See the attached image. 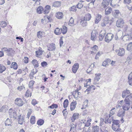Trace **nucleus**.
I'll use <instances>...</instances> for the list:
<instances>
[{
  "label": "nucleus",
  "mask_w": 132,
  "mask_h": 132,
  "mask_svg": "<svg viewBox=\"0 0 132 132\" xmlns=\"http://www.w3.org/2000/svg\"><path fill=\"white\" fill-rule=\"evenodd\" d=\"M11 67L15 69H16L18 67L16 63L15 62H13L12 63Z\"/></svg>",
  "instance_id": "obj_41"
},
{
  "label": "nucleus",
  "mask_w": 132,
  "mask_h": 132,
  "mask_svg": "<svg viewBox=\"0 0 132 132\" xmlns=\"http://www.w3.org/2000/svg\"><path fill=\"white\" fill-rule=\"evenodd\" d=\"M36 57H38L41 55L42 53V51H36Z\"/></svg>",
  "instance_id": "obj_53"
},
{
  "label": "nucleus",
  "mask_w": 132,
  "mask_h": 132,
  "mask_svg": "<svg viewBox=\"0 0 132 132\" xmlns=\"http://www.w3.org/2000/svg\"><path fill=\"white\" fill-rule=\"evenodd\" d=\"M31 63L35 68H37L39 66V64L37 60L35 59L33 60L31 62Z\"/></svg>",
  "instance_id": "obj_29"
},
{
  "label": "nucleus",
  "mask_w": 132,
  "mask_h": 132,
  "mask_svg": "<svg viewBox=\"0 0 132 132\" xmlns=\"http://www.w3.org/2000/svg\"><path fill=\"white\" fill-rule=\"evenodd\" d=\"M91 15L89 13H87L85 15L84 18L87 21H89L91 18Z\"/></svg>",
  "instance_id": "obj_27"
},
{
  "label": "nucleus",
  "mask_w": 132,
  "mask_h": 132,
  "mask_svg": "<svg viewBox=\"0 0 132 132\" xmlns=\"http://www.w3.org/2000/svg\"><path fill=\"white\" fill-rule=\"evenodd\" d=\"M35 117L34 116H31V117L30 122L32 124H34L35 123Z\"/></svg>",
  "instance_id": "obj_49"
},
{
  "label": "nucleus",
  "mask_w": 132,
  "mask_h": 132,
  "mask_svg": "<svg viewBox=\"0 0 132 132\" xmlns=\"http://www.w3.org/2000/svg\"><path fill=\"white\" fill-rule=\"evenodd\" d=\"M123 20L122 19H119L117 21L116 26L118 27H122L124 24Z\"/></svg>",
  "instance_id": "obj_8"
},
{
  "label": "nucleus",
  "mask_w": 132,
  "mask_h": 132,
  "mask_svg": "<svg viewBox=\"0 0 132 132\" xmlns=\"http://www.w3.org/2000/svg\"><path fill=\"white\" fill-rule=\"evenodd\" d=\"M113 15L114 16L117 18L120 15V13L119 10H116L115 11V12L113 13Z\"/></svg>",
  "instance_id": "obj_26"
},
{
  "label": "nucleus",
  "mask_w": 132,
  "mask_h": 132,
  "mask_svg": "<svg viewBox=\"0 0 132 132\" xmlns=\"http://www.w3.org/2000/svg\"><path fill=\"white\" fill-rule=\"evenodd\" d=\"M67 28L65 26H63V28L61 29V32H62L63 34H64L67 33Z\"/></svg>",
  "instance_id": "obj_36"
},
{
  "label": "nucleus",
  "mask_w": 132,
  "mask_h": 132,
  "mask_svg": "<svg viewBox=\"0 0 132 132\" xmlns=\"http://www.w3.org/2000/svg\"><path fill=\"white\" fill-rule=\"evenodd\" d=\"M132 100V94H130L129 95H128L126 97L124 101L125 102L130 103Z\"/></svg>",
  "instance_id": "obj_11"
},
{
  "label": "nucleus",
  "mask_w": 132,
  "mask_h": 132,
  "mask_svg": "<svg viewBox=\"0 0 132 132\" xmlns=\"http://www.w3.org/2000/svg\"><path fill=\"white\" fill-rule=\"evenodd\" d=\"M11 121L9 118L7 119L6 121H5V124L6 126H9L11 124Z\"/></svg>",
  "instance_id": "obj_48"
},
{
  "label": "nucleus",
  "mask_w": 132,
  "mask_h": 132,
  "mask_svg": "<svg viewBox=\"0 0 132 132\" xmlns=\"http://www.w3.org/2000/svg\"><path fill=\"white\" fill-rule=\"evenodd\" d=\"M123 100L121 101L116 106V108H120L122 106V103H123Z\"/></svg>",
  "instance_id": "obj_51"
},
{
  "label": "nucleus",
  "mask_w": 132,
  "mask_h": 132,
  "mask_svg": "<svg viewBox=\"0 0 132 132\" xmlns=\"http://www.w3.org/2000/svg\"><path fill=\"white\" fill-rule=\"evenodd\" d=\"M69 25L71 26H73L74 25V19L72 18L71 17L69 21Z\"/></svg>",
  "instance_id": "obj_47"
},
{
  "label": "nucleus",
  "mask_w": 132,
  "mask_h": 132,
  "mask_svg": "<svg viewBox=\"0 0 132 132\" xmlns=\"http://www.w3.org/2000/svg\"><path fill=\"white\" fill-rule=\"evenodd\" d=\"M101 74L98 73L96 74H95V77L94 78V84H98V81L100 79L101 75Z\"/></svg>",
  "instance_id": "obj_7"
},
{
  "label": "nucleus",
  "mask_w": 132,
  "mask_h": 132,
  "mask_svg": "<svg viewBox=\"0 0 132 132\" xmlns=\"http://www.w3.org/2000/svg\"><path fill=\"white\" fill-rule=\"evenodd\" d=\"M116 52L117 53L118 55L120 56H123L125 53V50L123 48H119L118 49L116 50Z\"/></svg>",
  "instance_id": "obj_6"
},
{
  "label": "nucleus",
  "mask_w": 132,
  "mask_h": 132,
  "mask_svg": "<svg viewBox=\"0 0 132 132\" xmlns=\"http://www.w3.org/2000/svg\"><path fill=\"white\" fill-rule=\"evenodd\" d=\"M128 82L130 85L132 86V71L129 75L128 77Z\"/></svg>",
  "instance_id": "obj_25"
},
{
  "label": "nucleus",
  "mask_w": 132,
  "mask_h": 132,
  "mask_svg": "<svg viewBox=\"0 0 132 132\" xmlns=\"http://www.w3.org/2000/svg\"><path fill=\"white\" fill-rule=\"evenodd\" d=\"M48 64L45 61H43L41 63V65L43 67H45L47 66Z\"/></svg>",
  "instance_id": "obj_61"
},
{
  "label": "nucleus",
  "mask_w": 132,
  "mask_h": 132,
  "mask_svg": "<svg viewBox=\"0 0 132 132\" xmlns=\"http://www.w3.org/2000/svg\"><path fill=\"white\" fill-rule=\"evenodd\" d=\"M102 16L100 14H98L96 16L95 22V24H97L101 20Z\"/></svg>",
  "instance_id": "obj_21"
},
{
  "label": "nucleus",
  "mask_w": 132,
  "mask_h": 132,
  "mask_svg": "<svg viewBox=\"0 0 132 132\" xmlns=\"http://www.w3.org/2000/svg\"><path fill=\"white\" fill-rule=\"evenodd\" d=\"M88 119L86 123L85 124V126L87 127L90 125L91 123L90 122H91L92 121L91 119L88 118Z\"/></svg>",
  "instance_id": "obj_37"
},
{
  "label": "nucleus",
  "mask_w": 132,
  "mask_h": 132,
  "mask_svg": "<svg viewBox=\"0 0 132 132\" xmlns=\"http://www.w3.org/2000/svg\"><path fill=\"white\" fill-rule=\"evenodd\" d=\"M112 0H103L101 4V8L103 9V8L107 7L110 3L111 5L112 6L113 5L111 3V2Z\"/></svg>",
  "instance_id": "obj_1"
},
{
  "label": "nucleus",
  "mask_w": 132,
  "mask_h": 132,
  "mask_svg": "<svg viewBox=\"0 0 132 132\" xmlns=\"http://www.w3.org/2000/svg\"><path fill=\"white\" fill-rule=\"evenodd\" d=\"M112 10L111 7H108L106 8L105 11V14L106 15L109 14L111 13Z\"/></svg>",
  "instance_id": "obj_28"
},
{
  "label": "nucleus",
  "mask_w": 132,
  "mask_h": 132,
  "mask_svg": "<svg viewBox=\"0 0 132 132\" xmlns=\"http://www.w3.org/2000/svg\"><path fill=\"white\" fill-rule=\"evenodd\" d=\"M58 107V106L57 104H53L52 105L48 107V108L51 109H54L55 108L56 109Z\"/></svg>",
  "instance_id": "obj_59"
},
{
  "label": "nucleus",
  "mask_w": 132,
  "mask_h": 132,
  "mask_svg": "<svg viewBox=\"0 0 132 132\" xmlns=\"http://www.w3.org/2000/svg\"><path fill=\"white\" fill-rule=\"evenodd\" d=\"M113 37L114 36L112 34H107L105 38V41L109 43L112 40Z\"/></svg>",
  "instance_id": "obj_4"
},
{
  "label": "nucleus",
  "mask_w": 132,
  "mask_h": 132,
  "mask_svg": "<svg viewBox=\"0 0 132 132\" xmlns=\"http://www.w3.org/2000/svg\"><path fill=\"white\" fill-rule=\"evenodd\" d=\"M54 33L56 35H59L61 33V29L58 28H56L54 31Z\"/></svg>",
  "instance_id": "obj_30"
},
{
  "label": "nucleus",
  "mask_w": 132,
  "mask_h": 132,
  "mask_svg": "<svg viewBox=\"0 0 132 132\" xmlns=\"http://www.w3.org/2000/svg\"><path fill=\"white\" fill-rule=\"evenodd\" d=\"M61 5V3L60 2L56 1L53 3L52 6L55 7H59Z\"/></svg>",
  "instance_id": "obj_22"
},
{
  "label": "nucleus",
  "mask_w": 132,
  "mask_h": 132,
  "mask_svg": "<svg viewBox=\"0 0 132 132\" xmlns=\"http://www.w3.org/2000/svg\"><path fill=\"white\" fill-rule=\"evenodd\" d=\"M68 103V101L67 99L64 100L63 103V107L64 108H66L67 107Z\"/></svg>",
  "instance_id": "obj_45"
},
{
  "label": "nucleus",
  "mask_w": 132,
  "mask_h": 132,
  "mask_svg": "<svg viewBox=\"0 0 132 132\" xmlns=\"http://www.w3.org/2000/svg\"><path fill=\"white\" fill-rule=\"evenodd\" d=\"M128 8L129 10L132 9V2H131L128 6Z\"/></svg>",
  "instance_id": "obj_62"
},
{
  "label": "nucleus",
  "mask_w": 132,
  "mask_h": 132,
  "mask_svg": "<svg viewBox=\"0 0 132 132\" xmlns=\"http://www.w3.org/2000/svg\"><path fill=\"white\" fill-rule=\"evenodd\" d=\"M63 14L62 12H60L56 13V16L57 18L59 19H61L62 18Z\"/></svg>",
  "instance_id": "obj_34"
},
{
  "label": "nucleus",
  "mask_w": 132,
  "mask_h": 132,
  "mask_svg": "<svg viewBox=\"0 0 132 132\" xmlns=\"http://www.w3.org/2000/svg\"><path fill=\"white\" fill-rule=\"evenodd\" d=\"M98 46L96 45H94L91 48V53L95 54L98 51Z\"/></svg>",
  "instance_id": "obj_14"
},
{
  "label": "nucleus",
  "mask_w": 132,
  "mask_h": 132,
  "mask_svg": "<svg viewBox=\"0 0 132 132\" xmlns=\"http://www.w3.org/2000/svg\"><path fill=\"white\" fill-rule=\"evenodd\" d=\"M104 22L106 23V24L109 23V22L110 21V20L109 19V18L108 17H105L104 19Z\"/></svg>",
  "instance_id": "obj_57"
},
{
  "label": "nucleus",
  "mask_w": 132,
  "mask_h": 132,
  "mask_svg": "<svg viewBox=\"0 0 132 132\" xmlns=\"http://www.w3.org/2000/svg\"><path fill=\"white\" fill-rule=\"evenodd\" d=\"M84 2V1H80L79 3L76 6L79 9H81L83 6V5L81 3Z\"/></svg>",
  "instance_id": "obj_50"
},
{
  "label": "nucleus",
  "mask_w": 132,
  "mask_h": 132,
  "mask_svg": "<svg viewBox=\"0 0 132 132\" xmlns=\"http://www.w3.org/2000/svg\"><path fill=\"white\" fill-rule=\"evenodd\" d=\"M76 101L72 102L70 104V109L71 111L73 110L76 107V106L77 104Z\"/></svg>",
  "instance_id": "obj_18"
},
{
  "label": "nucleus",
  "mask_w": 132,
  "mask_h": 132,
  "mask_svg": "<svg viewBox=\"0 0 132 132\" xmlns=\"http://www.w3.org/2000/svg\"><path fill=\"white\" fill-rule=\"evenodd\" d=\"M51 9V6L49 5H46L45 7L44 10V13L45 14L48 13Z\"/></svg>",
  "instance_id": "obj_20"
},
{
  "label": "nucleus",
  "mask_w": 132,
  "mask_h": 132,
  "mask_svg": "<svg viewBox=\"0 0 132 132\" xmlns=\"http://www.w3.org/2000/svg\"><path fill=\"white\" fill-rule=\"evenodd\" d=\"M87 21L84 19L83 18V19L80 21V23L83 27L86 26L87 25V23L86 22Z\"/></svg>",
  "instance_id": "obj_32"
},
{
  "label": "nucleus",
  "mask_w": 132,
  "mask_h": 132,
  "mask_svg": "<svg viewBox=\"0 0 132 132\" xmlns=\"http://www.w3.org/2000/svg\"><path fill=\"white\" fill-rule=\"evenodd\" d=\"M84 129H84L83 132H90L91 131V128L90 127H87V128H85L84 127Z\"/></svg>",
  "instance_id": "obj_54"
},
{
  "label": "nucleus",
  "mask_w": 132,
  "mask_h": 132,
  "mask_svg": "<svg viewBox=\"0 0 132 132\" xmlns=\"http://www.w3.org/2000/svg\"><path fill=\"white\" fill-rule=\"evenodd\" d=\"M43 10V7L41 6H39L37 9V12L39 14H40L42 13Z\"/></svg>",
  "instance_id": "obj_46"
},
{
  "label": "nucleus",
  "mask_w": 132,
  "mask_h": 132,
  "mask_svg": "<svg viewBox=\"0 0 132 132\" xmlns=\"http://www.w3.org/2000/svg\"><path fill=\"white\" fill-rule=\"evenodd\" d=\"M44 123V121L43 120L40 119L37 121V124L38 125L41 126L43 125Z\"/></svg>",
  "instance_id": "obj_44"
},
{
  "label": "nucleus",
  "mask_w": 132,
  "mask_h": 132,
  "mask_svg": "<svg viewBox=\"0 0 132 132\" xmlns=\"http://www.w3.org/2000/svg\"><path fill=\"white\" fill-rule=\"evenodd\" d=\"M8 49L6 47H3L1 49V50L3 51V52H6L7 53L8 52Z\"/></svg>",
  "instance_id": "obj_64"
},
{
  "label": "nucleus",
  "mask_w": 132,
  "mask_h": 132,
  "mask_svg": "<svg viewBox=\"0 0 132 132\" xmlns=\"http://www.w3.org/2000/svg\"><path fill=\"white\" fill-rule=\"evenodd\" d=\"M79 116V114L78 113H74L72 117L71 118V120L72 122L74 121L75 120L78 119Z\"/></svg>",
  "instance_id": "obj_16"
},
{
  "label": "nucleus",
  "mask_w": 132,
  "mask_h": 132,
  "mask_svg": "<svg viewBox=\"0 0 132 132\" xmlns=\"http://www.w3.org/2000/svg\"><path fill=\"white\" fill-rule=\"evenodd\" d=\"M88 100H86L84 102V104L83 105V108H85L86 107H88Z\"/></svg>",
  "instance_id": "obj_52"
},
{
  "label": "nucleus",
  "mask_w": 132,
  "mask_h": 132,
  "mask_svg": "<svg viewBox=\"0 0 132 132\" xmlns=\"http://www.w3.org/2000/svg\"><path fill=\"white\" fill-rule=\"evenodd\" d=\"M78 93L81 94V93L80 92H78V91H75L74 92H73L72 95L74 96V97L76 99H77L78 97Z\"/></svg>",
  "instance_id": "obj_38"
},
{
  "label": "nucleus",
  "mask_w": 132,
  "mask_h": 132,
  "mask_svg": "<svg viewBox=\"0 0 132 132\" xmlns=\"http://www.w3.org/2000/svg\"><path fill=\"white\" fill-rule=\"evenodd\" d=\"M130 37L128 35H126L122 37V39L123 41L126 42L128 41L130 39Z\"/></svg>",
  "instance_id": "obj_17"
},
{
  "label": "nucleus",
  "mask_w": 132,
  "mask_h": 132,
  "mask_svg": "<svg viewBox=\"0 0 132 132\" xmlns=\"http://www.w3.org/2000/svg\"><path fill=\"white\" fill-rule=\"evenodd\" d=\"M48 50L49 51H54L56 49L55 45L54 44L52 43L49 46Z\"/></svg>",
  "instance_id": "obj_15"
},
{
  "label": "nucleus",
  "mask_w": 132,
  "mask_h": 132,
  "mask_svg": "<svg viewBox=\"0 0 132 132\" xmlns=\"http://www.w3.org/2000/svg\"><path fill=\"white\" fill-rule=\"evenodd\" d=\"M111 60L110 59H108L103 62L102 65L103 66L106 67L108 65V64L111 62Z\"/></svg>",
  "instance_id": "obj_24"
},
{
  "label": "nucleus",
  "mask_w": 132,
  "mask_h": 132,
  "mask_svg": "<svg viewBox=\"0 0 132 132\" xmlns=\"http://www.w3.org/2000/svg\"><path fill=\"white\" fill-rule=\"evenodd\" d=\"M122 109L124 110H128L130 107V103H128L123 101L122 104Z\"/></svg>",
  "instance_id": "obj_2"
},
{
  "label": "nucleus",
  "mask_w": 132,
  "mask_h": 132,
  "mask_svg": "<svg viewBox=\"0 0 132 132\" xmlns=\"http://www.w3.org/2000/svg\"><path fill=\"white\" fill-rule=\"evenodd\" d=\"M37 72V71L36 69H34L31 70L30 73L34 75Z\"/></svg>",
  "instance_id": "obj_63"
},
{
  "label": "nucleus",
  "mask_w": 132,
  "mask_h": 132,
  "mask_svg": "<svg viewBox=\"0 0 132 132\" xmlns=\"http://www.w3.org/2000/svg\"><path fill=\"white\" fill-rule=\"evenodd\" d=\"M24 118L23 116H21L20 115L19 117L18 118V122L19 123L20 125H22L23 122H24Z\"/></svg>",
  "instance_id": "obj_23"
},
{
  "label": "nucleus",
  "mask_w": 132,
  "mask_h": 132,
  "mask_svg": "<svg viewBox=\"0 0 132 132\" xmlns=\"http://www.w3.org/2000/svg\"><path fill=\"white\" fill-rule=\"evenodd\" d=\"M105 116L106 117L105 119V121L104 122L105 123H111L112 121V122L113 120H114L113 117L109 118V117H108V115L107 114H106Z\"/></svg>",
  "instance_id": "obj_9"
},
{
  "label": "nucleus",
  "mask_w": 132,
  "mask_h": 132,
  "mask_svg": "<svg viewBox=\"0 0 132 132\" xmlns=\"http://www.w3.org/2000/svg\"><path fill=\"white\" fill-rule=\"evenodd\" d=\"M119 125H112V128L114 131L118 130L119 129Z\"/></svg>",
  "instance_id": "obj_39"
},
{
  "label": "nucleus",
  "mask_w": 132,
  "mask_h": 132,
  "mask_svg": "<svg viewBox=\"0 0 132 132\" xmlns=\"http://www.w3.org/2000/svg\"><path fill=\"white\" fill-rule=\"evenodd\" d=\"M6 69V67L2 64H0V73H2Z\"/></svg>",
  "instance_id": "obj_40"
},
{
  "label": "nucleus",
  "mask_w": 132,
  "mask_h": 132,
  "mask_svg": "<svg viewBox=\"0 0 132 132\" xmlns=\"http://www.w3.org/2000/svg\"><path fill=\"white\" fill-rule=\"evenodd\" d=\"M132 49V42L129 43L127 46V50L129 51H131Z\"/></svg>",
  "instance_id": "obj_42"
},
{
  "label": "nucleus",
  "mask_w": 132,
  "mask_h": 132,
  "mask_svg": "<svg viewBox=\"0 0 132 132\" xmlns=\"http://www.w3.org/2000/svg\"><path fill=\"white\" fill-rule=\"evenodd\" d=\"M130 91L126 89L123 91L122 94V96L123 98H125L127 95H128V94H130Z\"/></svg>",
  "instance_id": "obj_19"
},
{
  "label": "nucleus",
  "mask_w": 132,
  "mask_h": 132,
  "mask_svg": "<svg viewBox=\"0 0 132 132\" xmlns=\"http://www.w3.org/2000/svg\"><path fill=\"white\" fill-rule=\"evenodd\" d=\"M120 121L118 120H114L112 121V125H119Z\"/></svg>",
  "instance_id": "obj_55"
},
{
  "label": "nucleus",
  "mask_w": 132,
  "mask_h": 132,
  "mask_svg": "<svg viewBox=\"0 0 132 132\" xmlns=\"http://www.w3.org/2000/svg\"><path fill=\"white\" fill-rule=\"evenodd\" d=\"M79 67V64L78 63L75 64L72 66V70L73 72L74 73H76Z\"/></svg>",
  "instance_id": "obj_10"
},
{
  "label": "nucleus",
  "mask_w": 132,
  "mask_h": 132,
  "mask_svg": "<svg viewBox=\"0 0 132 132\" xmlns=\"http://www.w3.org/2000/svg\"><path fill=\"white\" fill-rule=\"evenodd\" d=\"M103 34H100L99 36V38L100 41H102L104 37L105 36V34L106 33L105 31V30L103 31Z\"/></svg>",
  "instance_id": "obj_35"
},
{
  "label": "nucleus",
  "mask_w": 132,
  "mask_h": 132,
  "mask_svg": "<svg viewBox=\"0 0 132 132\" xmlns=\"http://www.w3.org/2000/svg\"><path fill=\"white\" fill-rule=\"evenodd\" d=\"M15 53V51L11 48H8V52L7 54L8 56H12Z\"/></svg>",
  "instance_id": "obj_13"
},
{
  "label": "nucleus",
  "mask_w": 132,
  "mask_h": 132,
  "mask_svg": "<svg viewBox=\"0 0 132 132\" xmlns=\"http://www.w3.org/2000/svg\"><path fill=\"white\" fill-rule=\"evenodd\" d=\"M92 131L94 132H99L100 128L99 127L97 126H95L93 127Z\"/></svg>",
  "instance_id": "obj_31"
},
{
  "label": "nucleus",
  "mask_w": 132,
  "mask_h": 132,
  "mask_svg": "<svg viewBox=\"0 0 132 132\" xmlns=\"http://www.w3.org/2000/svg\"><path fill=\"white\" fill-rule=\"evenodd\" d=\"M35 82V81L33 80L30 81L29 83V87L31 88H32Z\"/></svg>",
  "instance_id": "obj_60"
},
{
  "label": "nucleus",
  "mask_w": 132,
  "mask_h": 132,
  "mask_svg": "<svg viewBox=\"0 0 132 132\" xmlns=\"http://www.w3.org/2000/svg\"><path fill=\"white\" fill-rule=\"evenodd\" d=\"M97 33V31L95 30H93L91 33V39L93 40H94L96 39V37Z\"/></svg>",
  "instance_id": "obj_12"
},
{
  "label": "nucleus",
  "mask_w": 132,
  "mask_h": 132,
  "mask_svg": "<svg viewBox=\"0 0 132 132\" xmlns=\"http://www.w3.org/2000/svg\"><path fill=\"white\" fill-rule=\"evenodd\" d=\"M69 10L70 11H72L74 12H76L77 10L76 7L74 6H72L69 9Z\"/></svg>",
  "instance_id": "obj_58"
},
{
  "label": "nucleus",
  "mask_w": 132,
  "mask_h": 132,
  "mask_svg": "<svg viewBox=\"0 0 132 132\" xmlns=\"http://www.w3.org/2000/svg\"><path fill=\"white\" fill-rule=\"evenodd\" d=\"M125 111H119L117 115L119 117H122L125 114Z\"/></svg>",
  "instance_id": "obj_33"
},
{
  "label": "nucleus",
  "mask_w": 132,
  "mask_h": 132,
  "mask_svg": "<svg viewBox=\"0 0 132 132\" xmlns=\"http://www.w3.org/2000/svg\"><path fill=\"white\" fill-rule=\"evenodd\" d=\"M37 35L38 38H41L42 37V32L40 31L38 32L37 33Z\"/></svg>",
  "instance_id": "obj_56"
},
{
  "label": "nucleus",
  "mask_w": 132,
  "mask_h": 132,
  "mask_svg": "<svg viewBox=\"0 0 132 132\" xmlns=\"http://www.w3.org/2000/svg\"><path fill=\"white\" fill-rule=\"evenodd\" d=\"M15 103L19 106H21L23 105L24 102L21 99L17 98L15 100Z\"/></svg>",
  "instance_id": "obj_5"
},
{
  "label": "nucleus",
  "mask_w": 132,
  "mask_h": 132,
  "mask_svg": "<svg viewBox=\"0 0 132 132\" xmlns=\"http://www.w3.org/2000/svg\"><path fill=\"white\" fill-rule=\"evenodd\" d=\"M7 25V23L5 21H3L0 22V26L2 27H4Z\"/></svg>",
  "instance_id": "obj_43"
},
{
  "label": "nucleus",
  "mask_w": 132,
  "mask_h": 132,
  "mask_svg": "<svg viewBox=\"0 0 132 132\" xmlns=\"http://www.w3.org/2000/svg\"><path fill=\"white\" fill-rule=\"evenodd\" d=\"M9 114L11 118H16L17 114L16 112L14 110H13L12 109H10L9 110Z\"/></svg>",
  "instance_id": "obj_3"
}]
</instances>
